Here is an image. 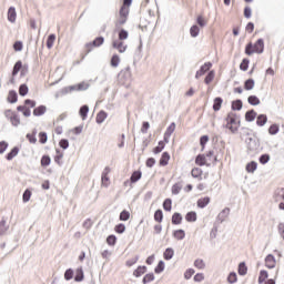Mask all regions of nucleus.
Returning <instances> with one entry per match:
<instances>
[{
	"label": "nucleus",
	"mask_w": 284,
	"mask_h": 284,
	"mask_svg": "<svg viewBox=\"0 0 284 284\" xmlns=\"http://www.w3.org/2000/svg\"><path fill=\"white\" fill-rule=\"evenodd\" d=\"M185 221H187V223H196V212L194 211L187 212L185 215Z\"/></svg>",
	"instance_id": "c9c22d12"
},
{
	"label": "nucleus",
	"mask_w": 284,
	"mask_h": 284,
	"mask_svg": "<svg viewBox=\"0 0 284 284\" xmlns=\"http://www.w3.org/2000/svg\"><path fill=\"white\" fill-rule=\"evenodd\" d=\"M274 200L276 203L284 201V187L275 190Z\"/></svg>",
	"instance_id": "393cba45"
},
{
	"label": "nucleus",
	"mask_w": 284,
	"mask_h": 284,
	"mask_svg": "<svg viewBox=\"0 0 284 284\" xmlns=\"http://www.w3.org/2000/svg\"><path fill=\"white\" fill-rule=\"evenodd\" d=\"M250 68V59L244 58L240 64V70H242V72H247Z\"/></svg>",
	"instance_id": "603ef678"
},
{
	"label": "nucleus",
	"mask_w": 284,
	"mask_h": 284,
	"mask_svg": "<svg viewBox=\"0 0 284 284\" xmlns=\"http://www.w3.org/2000/svg\"><path fill=\"white\" fill-rule=\"evenodd\" d=\"M278 124H272L268 128V134H271L272 136H274L275 134H278Z\"/></svg>",
	"instance_id": "69168bd1"
},
{
	"label": "nucleus",
	"mask_w": 284,
	"mask_h": 284,
	"mask_svg": "<svg viewBox=\"0 0 284 284\" xmlns=\"http://www.w3.org/2000/svg\"><path fill=\"white\" fill-rule=\"evenodd\" d=\"M258 168V163L256 161H251L246 164V172L253 174V172H256Z\"/></svg>",
	"instance_id": "7c9ffc66"
},
{
	"label": "nucleus",
	"mask_w": 284,
	"mask_h": 284,
	"mask_svg": "<svg viewBox=\"0 0 284 284\" xmlns=\"http://www.w3.org/2000/svg\"><path fill=\"white\" fill-rule=\"evenodd\" d=\"M154 221H155L156 223H163V210L158 209V210L154 212Z\"/></svg>",
	"instance_id": "c03bdc74"
},
{
	"label": "nucleus",
	"mask_w": 284,
	"mask_h": 284,
	"mask_svg": "<svg viewBox=\"0 0 284 284\" xmlns=\"http://www.w3.org/2000/svg\"><path fill=\"white\" fill-rule=\"evenodd\" d=\"M222 105H223V98L216 97L213 100V110H214V112H219L221 110Z\"/></svg>",
	"instance_id": "412c9836"
},
{
	"label": "nucleus",
	"mask_w": 284,
	"mask_h": 284,
	"mask_svg": "<svg viewBox=\"0 0 284 284\" xmlns=\"http://www.w3.org/2000/svg\"><path fill=\"white\" fill-rule=\"evenodd\" d=\"M270 153H264L262 155H260L258 158V162L261 163V165H267V163H270Z\"/></svg>",
	"instance_id": "a18cd8bd"
},
{
	"label": "nucleus",
	"mask_w": 284,
	"mask_h": 284,
	"mask_svg": "<svg viewBox=\"0 0 284 284\" xmlns=\"http://www.w3.org/2000/svg\"><path fill=\"white\" fill-rule=\"evenodd\" d=\"M120 221H130V211L123 210L119 216Z\"/></svg>",
	"instance_id": "680f3d73"
},
{
	"label": "nucleus",
	"mask_w": 284,
	"mask_h": 284,
	"mask_svg": "<svg viewBox=\"0 0 284 284\" xmlns=\"http://www.w3.org/2000/svg\"><path fill=\"white\" fill-rule=\"evenodd\" d=\"M119 77L124 81H130V79H132V71L130 67H126L124 70L120 71Z\"/></svg>",
	"instance_id": "f8f14e48"
},
{
	"label": "nucleus",
	"mask_w": 284,
	"mask_h": 284,
	"mask_svg": "<svg viewBox=\"0 0 284 284\" xmlns=\"http://www.w3.org/2000/svg\"><path fill=\"white\" fill-rule=\"evenodd\" d=\"M164 270H165V262H163V260H161L158 263V265L155 266L154 272H155V274H161L164 272Z\"/></svg>",
	"instance_id": "864d4df0"
},
{
	"label": "nucleus",
	"mask_w": 284,
	"mask_h": 284,
	"mask_svg": "<svg viewBox=\"0 0 284 284\" xmlns=\"http://www.w3.org/2000/svg\"><path fill=\"white\" fill-rule=\"evenodd\" d=\"M47 110L48 108H45V105H39L36 109H33V116H43Z\"/></svg>",
	"instance_id": "4be33fe9"
},
{
	"label": "nucleus",
	"mask_w": 284,
	"mask_h": 284,
	"mask_svg": "<svg viewBox=\"0 0 284 284\" xmlns=\"http://www.w3.org/2000/svg\"><path fill=\"white\" fill-rule=\"evenodd\" d=\"M265 123H267V115L266 114L257 115L256 125H258V128H263V125H265Z\"/></svg>",
	"instance_id": "2f4dec72"
},
{
	"label": "nucleus",
	"mask_w": 284,
	"mask_h": 284,
	"mask_svg": "<svg viewBox=\"0 0 284 284\" xmlns=\"http://www.w3.org/2000/svg\"><path fill=\"white\" fill-rule=\"evenodd\" d=\"M10 121L11 125H13L14 128H19V125L21 124V119L17 113H12V115L10 116Z\"/></svg>",
	"instance_id": "473e14b6"
},
{
	"label": "nucleus",
	"mask_w": 284,
	"mask_h": 284,
	"mask_svg": "<svg viewBox=\"0 0 284 284\" xmlns=\"http://www.w3.org/2000/svg\"><path fill=\"white\" fill-rule=\"evenodd\" d=\"M231 109L233 112H241V110H243V100L237 99L232 101Z\"/></svg>",
	"instance_id": "2eb2a0df"
},
{
	"label": "nucleus",
	"mask_w": 284,
	"mask_h": 284,
	"mask_svg": "<svg viewBox=\"0 0 284 284\" xmlns=\"http://www.w3.org/2000/svg\"><path fill=\"white\" fill-rule=\"evenodd\" d=\"M108 245L114 246L116 245V235L111 234L106 237Z\"/></svg>",
	"instance_id": "338daca9"
},
{
	"label": "nucleus",
	"mask_w": 284,
	"mask_h": 284,
	"mask_svg": "<svg viewBox=\"0 0 284 284\" xmlns=\"http://www.w3.org/2000/svg\"><path fill=\"white\" fill-rule=\"evenodd\" d=\"M239 281V276L236 275V272H231L227 276V283L234 284Z\"/></svg>",
	"instance_id": "052dcab7"
},
{
	"label": "nucleus",
	"mask_w": 284,
	"mask_h": 284,
	"mask_svg": "<svg viewBox=\"0 0 284 284\" xmlns=\"http://www.w3.org/2000/svg\"><path fill=\"white\" fill-rule=\"evenodd\" d=\"M73 278H74V270L68 268V270L64 272V280H65V281H72Z\"/></svg>",
	"instance_id": "4d7b16f0"
},
{
	"label": "nucleus",
	"mask_w": 284,
	"mask_h": 284,
	"mask_svg": "<svg viewBox=\"0 0 284 284\" xmlns=\"http://www.w3.org/2000/svg\"><path fill=\"white\" fill-rule=\"evenodd\" d=\"M165 150V142L159 141L158 145L153 149V153L161 154Z\"/></svg>",
	"instance_id": "3c124183"
},
{
	"label": "nucleus",
	"mask_w": 284,
	"mask_h": 284,
	"mask_svg": "<svg viewBox=\"0 0 284 284\" xmlns=\"http://www.w3.org/2000/svg\"><path fill=\"white\" fill-rule=\"evenodd\" d=\"M257 116L258 114L256 113V111H254V109H251L245 113V121H247L248 123H252V121H255Z\"/></svg>",
	"instance_id": "f3484780"
},
{
	"label": "nucleus",
	"mask_w": 284,
	"mask_h": 284,
	"mask_svg": "<svg viewBox=\"0 0 284 284\" xmlns=\"http://www.w3.org/2000/svg\"><path fill=\"white\" fill-rule=\"evenodd\" d=\"M207 160L205 159V154H199L195 158V165H200V168H203V165H206Z\"/></svg>",
	"instance_id": "bb28decb"
},
{
	"label": "nucleus",
	"mask_w": 284,
	"mask_h": 284,
	"mask_svg": "<svg viewBox=\"0 0 284 284\" xmlns=\"http://www.w3.org/2000/svg\"><path fill=\"white\" fill-rule=\"evenodd\" d=\"M26 70H28V68L23 67V62L21 60H18L13 65L12 77H17V74H19V72H21V74H23V72H26Z\"/></svg>",
	"instance_id": "6e6552de"
},
{
	"label": "nucleus",
	"mask_w": 284,
	"mask_h": 284,
	"mask_svg": "<svg viewBox=\"0 0 284 284\" xmlns=\"http://www.w3.org/2000/svg\"><path fill=\"white\" fill-rule=\"evenodd\" d=\"M31 197H32V191H30L29 189H27V190L23 192V195H22V201H23V203H28V201H30Z\"/></svg>",
	"instance_id": "e2e57ef3"
},
{
	"label": "nucleus",
	"mask_w": 284,
	"mask_h": 284,
	"mask_svg": "<svg viewBox=\"0 0 284 284\" xmlns=\"http://www.w3.org/2000/svg\"><path fill=\"white\" fill-rule=\"evenodd\" d=\"M152 281H154V273H148L142 278L143 284L152 283Z\"/></svg>",
	"instance_id": "bf43d9fd"
},
{
	"label": "nucleus",
	"mask_w": 284,
	"mask_h": 284,
	"mask_svg": "<svg viewBox=\"0 0 284 284\" xmlns=\"http://www.w3.org/2000/svg\"><path fill=\"white\" fill-rule=\"evenodd\" d=\"M90 112V106L88 104H83L80 110H79V114L82 119V121H85V119H88V113Z\"/></svg>",
	"instance_id": "aec40b11"
},
{
	"label": "nucleus",
	"mask_w": 284,
	"mask_h": 284,
	"mask_svg": "<svg viewBox=\"0 0 284 284\" xmlns=\"http://www.w3.org/2000/svg\"><path fill=\"white\" fill-rule=\"evenodd\" d=\"M8 103H17L19 101V94L14 90H10L8 98H7Z\"/></svg>",
	"instance_id": "a211bd4d"
},
{
	"label": "nucleus",
	"mask_w": 284,
	"mask_h": 284,
	"mask_svg": "<svg viewBox=\"0 0 284 284\" xmlns=\"http://www.w3.org/2000/svg\"><path fill=\"white\" fill-rule=\"evenodd\" d=\"M128 37H130V33L128 32V30L125 29H120L118 32V41H125V39H128Z\"/></svg>",
	"instance_id": "ea45409f"
},
{
	"label": "nucleus",
	"mask_w": 284,
	"mask_h": 284,
	"mask_svg": "<svg viewBox=\"0 0 284 284\" xmlns=\"http://www.w3.org/2000/svg\"><path fill=\"white\" fill-rule=\"evenodd\" d=\"M265 265L268 270H274L276 267V257L273 254H268L265 257Z\"/></svg>",
	"instance_id": "9d476101"
},
{
	"label": "nucleus",
	"mask_w": 284,
	"mask_h": 284,
	"mask_svg": "<svg viewBox=\"0 0 284 284\" xmlns=\"http://www.w3.org/2000/svg\"><path fill=\"white\" fill-rule=\"evenodd\" d=\"M119 63H121V58L119 54H113L110 61L111 68H119Z\"/></svg>",
	"instance_id": "79ce46f5"
},
{
	"label": "nucleus",
	"mask_w": 284,
	"mask_h": 284,
	"mask_svg": "<svg viewBox=\"0 0 284 284\" xmlns=\"http://www.w3.org/2000/svg\"><path fill=\"white\" fill-rule=\"evenodd\" d=\"M267 276H270V274L267 273V271H265V270L260 271V275H258L257 283H258V284L265 283V281H267Z\"/></svg>",
	"instance_id": "58836bf2"
},
{
	"label": "nucleus",
	"mask_w": 284,
	"mask_h": 284,
	"mask_svg": "<svg viewBox=\"0 0 284 284\" xmlns=\"http://www.w3.org/2000/svg\"><path fill=\"white\" fill-rule=\"evenodd\" d=\"M141 176H143V173L141 171H134L131 174L130 183H138V181H141Z\"/></svg>",
	"instance_id": "cd10ccee"
},
{
	"label": "nucleus",
	"mask_w": 284,
	"mask_h": 284,
	"mask_svg": "<svg viewBox=\"0 0 284 284\" xmlns=\"http://www.w3.org/2000/svg\"><path fill=\"white\" fill-rule=\"evenodd\" d=\"M227 216H230V207H225L219 213L215 225H221V223H224Z\"/></svg>",
	"instance_id": "0eeeda50"
},
{
	"label": "nucleus",
	"mask_w": 284,
	"mask_h": 284,
	"mask_svg": "<svg viewBox=\"0 0 284 284\" xmlns=\"http://www.w3.org/2000/svg\"><path fill=\"white\" fill-rule=\"evenodd\" d=\"M226 122L227 130H230L233 134L239 132V128H241V121L236 118V113L230 112L226 116Z\"/></svg>",
	"instance_id": "f03ea898"
},
{
	"label": "nucleus",
	"mask_w": 284,
	"mask_h": 284,
	"mask_svg": "<svg viewBox=\"0 0 284 284\" xmlns=\"http://www.w3.org/2000/svg\"><path fill=\"white\" fill-rule=\"evenodd\" d=\"M171 223L172 225H181V223H183V215H181L179 212H175L172 215Z\"/></svg>",
	"instance_id": "6ab92c4d"
},
{
	"label": "nucleus",
	"mask_w": 284,
	"mask_h": 284,
	"mask_svg": "<svg viewBox=\"0 0 284 284\" xmlns=\"http://www.w3.org/2000/svg\"><path fill=\"white\" fill-rule=\"evenodd\" d=\"M247 102L250 103V105H261V99H258V97L256 95H250L247 98Z\"/></svg>",
	"instance_id": "de8ad7c7"
},
{
	"label": "nucleus",
	"mask_w": 284,
	"mask_h": 284,
	"mask_svg": "<svg viewBox=\"0 0 284 284\" xmlns=\"http://www.w3.org/2000/svg\"><path fill=\"white\" fill-rule=\"evenodd\" d=\"M112 48H114V50H118V52H120L121 54H123V52L128 50V45L123 44V40H113Z\"/></svg>",
	"instance_id": "1a4fd4ad"
},
{
	"label": "nucleus",
	"mask_w": 284,
	"mask_h": 284,
	"mask_svg": "<svg viewBox=\"0 0 284 284\" xmlns=\"http://www.w3.org/2000/svg\"><path fill=\"white\" fill-rule=\"evenodd\" d=\"M207 205H210V196L201 197L197 200V207L201 210L207 207Z\"/></svg>",
	"instance_id": "5701e85b"
},
{
	"label": "nucleus",
	"mask_w": 284,
	"mask_h": 284,
	"mask_svg": "<svg viewBox=\"0 0 284 284\" xmlns=\"http://www.w3.org/2000/svg\"><path fill=\"white\" fill-rule=\"evenodd\" d=\"M244 53H245L247 57H252V54H256V50L254 49V43L248 42V43L245 45Z\"/></svg>",
	"instance_id": "b1692460"
},
{
	"label": "nucleus",
	"mask_w": 284,
	"mask_h": 284,
	"mask_svg": "<svg viewBox=\"0 0 284 284\" xmlns=\"http://www.w3.org/2000/svg\"><path fill=\"white\" fill-rule=\"evenodd\" d=\"M164 261H172V258H174V248L172 247H168L164 253Z\"/></svg>",
	"instance_id": "c756f323"
},
{
	"label": "nucleus",
	"mask_w": 284,
	"mask_h": 284,
	"mask_svg": "<svg viewBox=\"0 0 284 284\" xmlns=\"http://www.w3.org/2000/svg\"><path fill=\"white\" fill-rule=\"evenodd\" d=\"M103 43H105V38H103L102 36L97 37L93 41L87 43L84 45V48H85V57H88V54H90V52L94 48H101V45H103Z\"/></svg>",
	"instance_id": "20e7f679"
},
{
	"label": "nucleus",
	"mask_w": 284,
	"mask_h": 284,
	"mask_svg": "<svg viewBox=\"0 0 284 284\" xmlns=\"http://www.w3.org/2000/svg\"><path fill=\"white\" fill-rule=\"evenodd\" d=\"M39 143H41V145H45V143H48V133L47 132H40L39 133Z\"/></svg>",
	"instance_id": "13d9d810"
},
{
	"label": "nucleus",
	"mask_w": 284,
	"mask_h": 284,
	"mask_svg": "<svg viewBox=\"0 0 284 284\" xmlns=\"http://www.w3.org/2000/svg\"><path fill=\"white\" fill-rule=\"evenodd\" d=\"M181 190H183V185H181V183H175L172 186V194H180Z\"/></svg>",
	"instance_id": "774afa93"
},
{
	"label": "nucleus",
	"mask_w": 284,
	"mask_h": 284,
	"mask_svg": "<svg viewBox=\"0 0 284 284\" xmlns=\"http://www.w3.org/2000/svg\"><path fill=\"white\" fill-rule=\"evenodd\" d=\"M254 79L250 78L247 80L244 81V90L250 91V90H254Z\"/></svg>",
	"instance_id": "37998d69"
},
{
	"label": "nucleus",
	"mask_w": 284,
	"mask_h": 284,
	"mask_svg": "<svg viewBox=\"0 0 284 284\" xmlns=\"http://www.w3.org/2000/svg\"><path fill=\"white\" fill-rule=\"evenodd\" d=\"M40 163L42 168H48V165L52 163V159L50 158V155H42Z\"/></svg>",
	"instance_id": "8fccbe9b"
},
{
	"label": "nucleus",
	"mask_w": 284,
	"mask_h": 284,
	"mask_svg": "<svg viewBox=\"0 0 284 284\" xmlns=\"http://www.w3.org/2000/svg\"><path fill=\"white\" fill-rule=\"evenodd\" d=\"M162 206H163V210H164L165 212H172V199H170V197L165 199V200L163 201Z\"/></svg>",
	"instance_id": "a19ab883"
},
{
	"label": "nucleus",
	"mask_w": 284,
	"mask_h": 284,
	"mask_svg": "<svg viewBox=\"0 0 284 284\" xmlns=\"http://www.w3.org/2000/svg\"><path fill=\"white\" fill-rule=\"evenodd\" d=\"M170 163V153L168 151L163 152L159 164L161 165V168H165V165H168Z\"/></svg>",
	"instance_id": "dca6fc26"
},
{
	"label": "nucleus",
	"mask_w": 284,
	"mask_h": 284,
	"mask_svg": "<svg viewBox=\"0 0 284 284\" xmlns=\"http://www.w3.org/2000/svg\"><path fill=\"white\" fill-rule=\"evenodd\" d=\"M85 278V273H83V266H80L75 271L74 281L75 283H81Z\"/></svg>",
	"instance_id": "4468645a"
},
{
	"label": "nucleus",
	"mask_w": 284,
	"mask_h": 284,
	"mask_svg": "<svg viewBox=\"0 0 284 284\" xmlns=\"http://www.w3.org/2000/svg\"><path fill=\"white\" fill-rule=\"evenodd\" d=\"M212 70V62H205L200 70L196 71L195 73V79H201L206 72H211Z\"/></svg>",
	"instance_id": "39448f33"
},
{
	"label": "nucleus",
	"mask_w": 284,
	"mask_h": 284,
	"mask_svg": "<svg viewBox=\"0 0 284 284\" xmlns=\"http://www.w3.org/2000/svg\"><path fill=\"white\" fill-rule=\"evenodd\" d=\"M145 272H148V266L140 265L136 267V270L133 271V276H135V278H141Z\"/></svg>",
	"instance_id": "ddd939ff"
},
{
	"label": "nucleus",
	"mask_w": 284,
	"mask_h": 284,
	"mask_svg": "<svg viewBox=\"0 0 284 284\" xmlns=\"http://www.w3.org/2000/svg\"><path fill=\"white\" fill-rule=\"evenodd\" d=\"M214 71H209L205 79H204V83L206 85H210V83H212V81H214Z\"/></svg>",
	"instance_id": "6e6d98bb"
},
{
	"label": "nucleus",
	"mask_w": 284,
	"mask_h": 284,
	"mask_svg": "<svg viewBox=\"0 0 284 284\" xmlns=\"http://www.w3.org/2000/svg\"><path fill=\"white\" fill-rule=\"evenodd\" d=\"M17 154H19V146H13L9 153H7L6 159L7 161H12V159H14V156H17Z\"/></svg>",
	"instance_id": "c85d7f7f"
},
{
	"label": "nucleus",
	"mask_w": 284,
	"mask_h": 284,
	"mask_svg": "<svg viewBox=\"0 0 284 284\" xmlns=\"http://www.w3.org/2000/svg\"><path fill=\"white\" fill-rule=\"evenodd\" d=\"M245 143L248 156H256L261 150V141L257 138H246Z\"/></svg>",
	"instance_id": "f257e3e1"
},
{
	"label": "nucleus",
	"mask_w": 284,
	"mask_h": 284,
	"mask_svg": "<svg viewBox=\"0 0 284 284\" xmlns=\"http://www.w3.org/2000/svg\"><path fill=\"white\" fill-rule=\"evenodd\" d=\"M253 48L255 50V54H263V52H265V40H263V38L257 39L253 44Z\"/></svg>",
	"instance_id": "423d86ee"
},
{
	"label": "nucleus",
	"mask_w": 284,
	"mask_h": 284,
	"mask_svg": "<svg viewBox=\"0 0 284 284\" xmlns=\"http://www.w3.org/2000/svg\"><path fill=\"white\" fill-rule=\"evenodd\" d=\"M196 23L200 28H205L207 26V21H205V18H203V16H197Z\"/></svg>",
	"instance_id": "0e129e2a"
},
{
	"label": "nucleus",
	"mask_w": 284,
	"mask_h": 284,
	"mask_svg": "<svg viewBox=\"0 0 284 284\" xmlns=\"http://www.w3.org/2000/svg\"><path fill=\"white\" fill-rule=\"evenodd\" d=\"M105 119H108V113L103 110H101L95 118V121L98 123V125H101V123H103V121H105Z\"/></svg>",
	"instance_id": "a878e982"
},
{
	"label": "nucleus",
	"mask_w": 284,
	"mask_h": 284,
	"mask_svg": "<svg viewBox=\"0 0 284 284\" xmlns=\"http://www.w3.org/2000/svg\"><path fill=\"white\" fill-rule=\"evenodd\" d=\"M55 153H57V155L54 156V162H55L58 165H62L63 163L61 162V159H63V152H61L60 149H57V150H55Z\"/></svg>",
	"instance_id": "5fc2aeb1"
},
{
	"label": "nucleus",
	"mask_w": 284,
	"mask_h": 284,
	"mask_svg": "<svg viewBox=\"0 0 284 284\" xmlns=\"http://www.w3.org/2000/svg\"><path fill=\"white\" fill-rule=\"evenodd\" d=\"M203 174V170L201 168H193L191 171V176H193V179H201Z\"/></svg>",
	"instance_id": "49530a36"
},
{
	"label": "nucleus",
	"mask_w": 284,
	"mask_h": 284,
	"mask_svg": "<svg viewBox=\"0 0 284 284\" xmlns=\"http://www.w3.org/2000/svg\"><path fill=\"white\" fill-rule=\"evenodd\" d=\"M237 274H240V276H245V274H247V265L245 262H241L239 264Z\"/></svg>",
	"instance_id": "e433bc0d"
},
{
	"label": "nucleus",
	"mask_w": 284,
	"mask_h": 284,
	"mask_svg": "<svg viewBox=\"0 0 284 284\" xmlns=\"http://www.w3.org/2000/svg\"><path fill=\"white\" fill-rule=\"evenodd\" d=\"M90 88V83L88 82H80L78 84L64 87L61 90V94H69V92H85Z\"/></svg>",
	"instance_id": "7ed1b4c3"
},
{
	"label": "nucleus",
	"mask_w": 284,
	"mask_h": 284,
	"mask_svg": "<svg viewBox=\"0 0 284 284\" xmlns=\"http://www.w3.org/2000/svg\"><path fill=\"white\" fill-rule=\"evenodd\" d=\"M173 236L174 239H176L178 241H183V239H185V231L183 229L180 230H175L173 232Z\"/></svg>",
	"instance_id": "4c0bfd02"
},
{
	"label": "nucleus",
	"mask_w": 284,
	"mask_h": 284,
	"mask_svg": "<svg viewBox=\"0 0 284 284\" xmlns=\"http://www.w3.org/2000/svg\"><path fill=\"white\" fill-rule=\"evenodd\" d=\"M54 41H57V36L54 33L49 34L47 38L48 50H51V48L54 45Z\"/></svg>",
	"instance_id": "f704fd0d"
},
{
	"label": "nucleus",
	"mask_w": 284,
	"mask_h": 284,
	"mask_svg": "<svg viewBox=\"0 0 284 284\" xmlns=\"http://www.w3.org/2000/svg\"><path fill=\"white\" fill-rule=\"evenodd\" d=\"M7 17L10 23H14L17 21V9L14 7H10L8 9Z\"/></svg>",
	"instance_id": "9b49d317"
},
{
	"label": "nucleus",
	"mask_w": 284,
	"mask_h": 284,
	"mask_svg": "<svg viewBox=\"0 0 284 284\" xmlns=\"http://www.w3.org/2000/svg\"><path fill=\"white\" fill-rule=\"evenodd\" d=\"M28 92H30V89L28 88V84L23 83L19 87V94L20 97H27Z\"/></svg>",
	"instance_id": "09e8293b"
},
{
	"label": "nucleus",
	"mask_w": 284,
	"mask_h": 284,
	"mask_svg": "<svg viewBox=\"0 0 284 284\" xmlns=\"http://www.w3.org/2000/svg\"><path fill=\"white\" fill-rule=\"evenodd\" d=\"M200 33H201V28H199V24H193L190 28V34L193 39H196V37H199Z\"/></svg>",
	"instance_id": "72a5a7b5"
}]
</instances>
